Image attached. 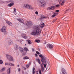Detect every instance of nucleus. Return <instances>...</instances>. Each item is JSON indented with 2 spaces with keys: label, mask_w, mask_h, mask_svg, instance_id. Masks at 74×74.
I'll use <instances>...</instances> for the list:
<instances>
[{
  "label": "nucleus",
  "mask_w": 74,
  "mask_h": 74,
  "mask_svg": "<svg viewBox=\"0 0 74 74\" xmlns=\"http://www.w3.org/2000/svg\"><path fill=\"white\" fill-rule=\"evenodd\" d=\"M36 32L34 31L31 33V35H32L33 36H36V34H37V35H38L39 34L41 33V30L40 29L39 27H36Z\"/></svg>",
  "instance_id": "1"
},
{
  "label": "nucleus",
  "mask_w": 74,
  "mask_h": 74,
  "mask_svg": "<svg viewBox=\"0 0 74 74\" xmlns=\"http://www.w3.org/2000/svg\"><path fill=\"white\" fill-rule=\"evenodd\" d=\"M39 56L41 58V60L42 64H44L45 63H46V62H47V59H46V57H45V56H43L41 54H40Z\"/></svg>",
  "instance_id": "2"
},
{
  "label": "nucleus",
  "mask_w": 74,
  "mask_h": 74,
  "mask_svg": "<svg viewBox=\"0 0 74 74\" xmlns=\"http://www.w3.org/2000/svg\"><path fill=\"white\" fill-rule=\"evenodd\" d=\"M39 2L41 4L42 7H45L46 3H45L44 0H40L39 1Z\"/></svg>",
  "instance_id": "3"
},
{
  "label": "nucleus",
  "mask_w": 74,
  "mask_h": 74,
  "mask_svg": "<svg viewBox=\"0 0 74 74\" xmlns=\"http://www.w3.org/2000/svg\"><path fill=\"white\" fill-rule=\"evenodd\" d=\"M7 58L9 61H14V58L8 54L6 55Z\"/></svg>",
  "instance_id": "4"
},
{
  "label": "nucleus",
  "mask_w": 74,
  "mask_h": 74,
  "mask_svg": "<svg viewBox=\"0 0 74 74\" xmlns=\"http://www.w3.org/2000/svg\"><path fill=\"white\" fill-rule=\"evenodd\" d=\"M22 8H25V7L26 8H29L30 10H32L33 9L32 7L31 6L26 4H25L23 6H22Z\"/></svg>",
  "instance_id": "5"
},
{
  "label": "nucleus",
  "mask_w": 74,
  "mask_h": 74,
  "mask_svg": "<svg viewBox=\"0 0 74 74\" xmlns=\"http://www.w3.org/2000/svg\"><path fill=\"white\" fill-rule=\"evenodd\" d=\"M33 24H32V22L30 21H27L26 23V25L27 26L28 28H30L31 26H32Z\"/></svg>",
  "instance_id": "6"
},
{
  "label": "nucleus",
  "mask_w": 74,
  "mask_h": 74,
  "mask_svg": "<svg viewBox=\"0 0 74 74\" xmlns=\"http://www.w3.org/2000/svg\"><path fill=\"white\" fill-rule=\"evenodd\" d=\"M19 49L20 51L23 54V55H26V53L25 52L24 50L22 48L20 47L19 48Z\"/></svg>",
  "instance_id": "7"
},
{
  "label": "nucleus",
  "mask_w": 74,
  "mask_h": 74,
  "mask_svg": "<svg viewBox=\"0 0 74 74\" xmlns=\"http://www.w3.org/2000/svg\"><path fill=\"white\" fill-rule=\"evenodd\" d=\"M44 18L46 19V18H47V17H46V16H44V15H41L40 16L39 19L40 21H41V22H42V21H43V19H44Z\"/></svg>",
  "instance_id": "8"
},
{
  "label": "nucleus",
  "mask_w": 74,
  "mask_h": 74,
  "mask_svg": "<svg viewBox=\"0 0 74 74\" xmlns=\"http://www.w3.org/2000/svg\"><path fill=\"white\" fill-rule=\"evenodd\" d=\"M6 30H7L6 27L5 26H3L1 29V31L2 32H5Z\"/></svg>",
  "instance_id": "9"
},
{
  "label": "nucleus",
  "mask_w": 74,
  "mask_h": 74,
  "mask_svg": "<svg viewBox=\"0 0 74 74\" xmlns=\"http://www.w3.org/2000/svg\"><path fill=\"white\" fill-rule=\"evenodd\" d=\"M47 47L48 48L52 49V48H53V45L52 44H48L47 45Z\"/></svg>",
  "instance_id": "10"
},
{
  "label": "nucleus",
  "mask_w": 74,
  "mask_h": 74,
  "mask_svg": "<svg viewBox=\"0 0 74 74\" xmlns=\"http://www.w3.org/2000/svg\"><path fill=\"white\" fill-rule=\"evenodd\" d=\"M17 20L20 22H21V23H23V24L24 25H26V24L24 22V20H23V19H17Z\"/></svg>",
  "instance_id": "11"
},
{
  "label": "nucleus",
  "mask_w": 74,
  "mask_h": 74,
  "mask_svg": "<svg viewBox=\"0 0 74 74\" xmlns=\"http://www.w3.org/2000/svg\"><path fill=\"white\" fill-rule=\"evenodd\" d=\"M60 4L61 5H63L65 3V0H60L59 1Z\"/></svg>",
  "instance_id": "12"
},
{
  "label": "nucleus",
  "mask_w": 74,
  "mask_h": 74,
  "mask_svg": "<svg viewBox=\"0 0 74 74\" xmlns=\"http://www.w3.org/2000/svg\"><path fill=\"white\" fill-rule=\"evenodd\" d=\"M62 74H67V72L66 71L64 68H62Z\"/></svg>",
  "instance_id": "13"
},
{
  "label": "nucleus",
  "mask_w": 74,
  "mask_h": 74,
  "mask_svg": "<svg viewBox=\"0 0 74 74\" xmlns=\"http://www.w3.org/2000/svg\"><path fill=\"white\" fill-rule=\"evenodd\" d=\"M21 36L23 38H24L25 39H27V38L26 35L25 34H22Z\"/></svg>",
  "instance_id": "14"
},
{
  "label": "nucleus",
  "mask_w": 74,
  "mask_h": 74,
  "mask_svg": "<svg viewBox=\"0 0 74 74\" xmlns=\"http://www.w3.org/2000/svg\"><path fill=\"white\" fill-rule=\"evenodd\" d=\"M10 72H11V69L10 68H8L7 70V73L8 74H10Z\"/></svg>",
  "instance_id": "15"
},
{
  "label": "nucleus",
  "mask_w": 74,
  "mask_h": 74,
  "mask_svg": "<svg viewBox=\"0 0 74 74\" xmlns=\"http://www.w3.org/2000/svg\"><path fill=\"white\" fill-rule=\"evenodd\" d=\"M6 23L8 24L9 26H12V24L11 23V22L9 21H6Z\"/></svg>",
  "instance_id": "16"
},
{
  "label": "nucleus",
  "mask_w": 74,
  "mask_h": 74,
  "mask_svg": "<svg viewBox=\"0 0 74 74\" xmlns=\"http://www.w3.org/2000/svg\"><path fill=\"white\" fill-rule=\"evenodd\" d=\"M56 7L55 6H51L50 8H51V10H55V8Z\"/></svg>",
  "instance_id": "17"
},
{
  "label": "nucleus",
  "mask_w": 74,
  "mask_h": 74,
  "mask_svg": "<svg viewBox=\"0 0 74 74\" xmlns=\"http://www.w3.org/2000/svg\"><path fill=\"white\" fill-rule=\"evenodd\" d=\"M8 7H11L12 6V5H14V3H10L9 4H8Z\"/></svg>",
  "instance_id": "18"
},
{
  "label": "nucleus",
  "mask_w": 74,
  "mask_h": 74,
  "mask_svg": "<svg viewBox=\"0 0 74 74\" xmlns=\"http://www.w3.org/2000/svg\"><path fill=\"white\" fill-rule=\"evenodd\" d=\"M44 26H45V24L43 23H42L40 27L41 28H42L43 27H44Z\"/></svg>",
  "instance_id": "19"
},
{
  "label": "nucleus",
  "mask_w": 74,
  "mask_h": 74,
  "mask_svg": "<svg viewBox=\"0 0 74 74\" xmlns=\"http://www.w3.org/2000/svg\"><path fill=\"white\" fill-rule=\"evenodd\" d=\"M36 61H37L38 63H39L40 64H41V62H40V60L39 58L36 59Z\"/></svg>",
  "instance_id": "20"
},
{
  "label": "nucleus",
  "mask_w": 74,
  "mask_h": 74,
  "mask_svg": "<svg viewBox=\"0 0 74 74\" xmlns=\"http://www.w3.org/2000/svg\"><path fill=\"white\" fill-rule=\"evenodd\" d=\"M33 71H32V74H35V68L34 67H33V69H32Z\"/></svg>",
  "instance_id": "21"
},
{
  "label": "nucleus",
  "mask_w": 74,
  "mask_h": 74,
  "mask_svg": "<svg viewBox=\"0 0 74 74\" xmlns=\"http://www.w3.org/2000/svg\"><path fill=\"white\" fill-rule=\"evenodd\" d=\"M23 59L25 60V59H29V57L27 56L24 57L23 58Z\"/></svg>",
  "instance_id": "22"
},
{
  "label": "nucleus",
  "mask_w": 74,
  "mask_h": 74,
  "mask_svg": "<svg viewBox=\"0 0 74 74\" xmlns=\"http://www.w3.org/2000/svg\"><path fill=\"white\" fill-rule=\"evenodd\" d=\"M5 68L3 67V68L1 70V72H3V71H4L5 70Z\"/></svg>",
  "instance_id": "23"
},
{
  "label": "nucleus",
  "mask_w": 74,
  "mask_h": 74,
  "mask_svg": "<svg viewBox=\"0 0 74 74\" xmlns=\"http://www.w3.org/2000/svg\"><path fill=\"white\" fill-rule=\"evenodd\" d=\"M24 49L25 52H27V51H28V49H27V48L26 47H25L24 48Z\"/></svg>",
  "instance_id": "24"
},
{
  "label": "nucleus",
  "mask_w": 74,
  "mask_h": 74,
  "mask_svg": "<svg viewBox=\"0 0 74 74\" xmlns=\"http://www.w3.org/2000/svg\"><path fill=\"white\" fill-rule=\"evenodd\" d=\"M9 66H14V64L11 63H9Z\"/></svg>",
  "instance_id": "25"
},
{
  "label": "nucleus",
  "mask_w": 74,
  "mask_h": 74,
  "mask_svg": "<svg viewBox=\"0 0 74 74\" xmlns=\"http://www.w3.org/2000/svg\"><path fill=\"white\" fill-rule=\"evenodd\" d=\"M70 11V9H69L66 10V11H65V12L66 13V12H68Z\"/></svg>",
  "instance_id": "26"
},
{
  "label": "nucleus",
  "mask_w": 74,
  "mask_h": 74,
  "mask_svg": "<svg viewBox=\"0 0 74 74\" xmlns=\"http://www.w3.org/2000/svg\"><path fill=\"white\" fill-rule=\"evenodd\" d=\"M40 40H35V42H36L37 43H38V42H40Z\"/></svg>",
  "instance_id": "27"
},
{
  "label": "nucleus",
  "mask_w": 74,
  "mask_h": 74,
  "mask_svg": "<svg viewBox=\"0 0 74 74\" xmlns=\"http://www.w3.org/2000/svg\"><path fill=\"white\" fill-rule=\"evenodd\" d=\"M28 43L29 44H32V42L31 41V40H29L28 41Z\"/></svg>",
  "instance_id": "28"
},
{
  "label": "nucleus",
  "mask_w": 74,
  "mask_h": 74,
  "mask_svg": "<svg viewBox=\"0 0 74 74\" xmlns=\"http://www.w3.org/2000/svg\"><path fill=\"white\" fill-rule=\"evenodd\" d=\"M3 60H0V64H3Z\"/></svg>",
  "instance_id": "29"
},
{
  "label": "nucleus",
  "mask_w": 74,
  "mask_h": 74,
  "mask_svg": "<svg viewBox=\"0 0 74 74\" xmlns=\"http://www.w3.org/2000/svg\"><path fill=\"white\" fill-rule=\"evenodd\" d=\"M44 67L42 68V70L41 71L42 72H44Z\"/></svg>",
  "instance_id": "30"
},
{
  "label": "nucleus",
  "mask_w": 74,
  "mask_h": 74,
  "mask_svg": "<svg viewBox=\"0 0 74 74\" xmlns=\"http://www.w3.org/2000/svg\"><path fill=\"white\" fill-rule=\"evenodd\" d=\"M9 63L8 62H7V63H5V65H9Z\"/></svg>",
  "instance_id": "31"
},
{
  "label": "nucleus",
  "mask_w": 74,
  "mask_h": 74,
  "mask_svg": "<svg viewBox=\"0 0 74 74\" xmlns=\"http://www.w3.org/2000/svg\"><path fill=\"white\" fill-rule=\"evenodd\" d=\"M39 74H42L41 73V70L40 69L39 70Z\"/></svg>",
  "instance_id": "32"
},
{
  "label": "nucleus",
  "mask_w": 74,
  "mask_h": 74,
  "mask_svg": "<svg viewBox=\"0 0 74 74\" xmlns=\"http://www.w3.org/2000/svg\"><path fill=\"white\" fill-rule=\"evenodd\" d=\"M59 6H60V5L58 4V5H56V7H59Z\"/></svg>",
  "instance_id": "33"
},
{
  "label": "nucleus",
  "mask_w": 74,
  "mask_h": 74,
  "mask_svg": "<svg viewBox=\"0 0 74 74\" xmlns=\"http://www.w3.org/2000/svg\"><path fill=\"white\" fill-rule=\"evenodd\" d=\"M54 15H55L56 16V15H57L58 14L57 13L54 12Z\"/></svg>",
  "instance_id": "34"
},
{
  "label": "nucleus",
  "mask_w": 74,
  "mask_h": 74,
  "mask_svg": "<svg viewBox=\"0 0 74 74\" xmlns=\"http://www.w3.org/2000/svg\"><path fill=\"white\" fill-rule=\"evenodd\" d=\"M55 16H56L55 15H54V14H53V15H52L51 16V17L52 18H54V17H55Z\"/></svg>",
  "instance_id": "35"
},
{
  "label": "nucleus",
  "mask_w": 74,
  "mask_h": 74,
  "mask_svg": "<svg viewBox=\"0 0 74 74\" xmlns=\"http://www.w3.org/2000/svg\"><path fill=\"white\" fill-rule=\"evenodd\" d=\"M36 53L38 54V55H39L40 53V52L38 51H36Z\"/></svg>",
  "instance_id": "36"
},
{
  "label": "nucleus",
  "mask_w": 74,
  "mask_h": 74,
  "mask_svg": "<svg viewBox=\"0 0 74 74\" xmlns=\"http://www.w3.org/2000/svg\"><path fill=\"white\" fill-rule=\"evenodd\" d=\"M9 44H10L11 43V42H12V41H11V40H10V41H9L8 42Z\"/></svg>",
  "instance_id": "37"
},
{
  "label": "nucleus",
  "mask_w": 74,
  "mask_h": 74,
  "mask_svg": "<svg viewBox=\"0 0 74 74\" xmlns=\"http://www.w3.org/2000/svg\"><path fill=\"white\" fill-rule=\"evenodd\" d=\"M35 13L36 14V15H38V12H37V11H36L35 12Z\"/></svg>",
  "instance_id": "38"
},
{
  "label": "nucleus",
  "mask_w": 74,
  "mask_h": 74,
  "mask_svg": "<svg viewBox=\"0 0 74 74\" xmlns=\"http://www.w3.org/2000/svg\"><path fill=\"white\" fill-rule=\"evenodd\" d=\"M14 13H15L16 12V9H15V8H14Z\"/></svg>",
  "instance_id": "39"
},
{
  "label": "nucleus",
  "mask_w": 74,
  "mask_h": 74,
  "mask_svg": "<svg viewBox=\"0 0 74 74\" xmlns=\"http://www.w3.org/2000/svg\"><path fill=\"white\" fill-rule=\"evenodd\" d=\"M17 41L20 42L21 43L22 42V40H18Z\"/></svg>",
  "instance_id": "40"
},
{
  "label": "nucleus",
  "mask_w": 74,
  "mask_h": 74,
  "mask_svg": "<svg viewBox=\"0 0 74 74\" xmlns=\"http://www.w3.org/2000/svg\"><path fill=\"white\" fill-rule=\"evenodd\" d=\"M29 67V65L28 64H27L26 65V67H27V68H28V67Z\"/></svg>",
  "instance_id": "41"
},
{
  "label": "nucleus",
  "mask_w": 74,
  "mask_h": 74,
  "mask_svg": "<svg viewBox=\"0 0 74 74\" xmlns=\"http://www.w3.org/2000/svg\"><path fill=\"white\" fill-rule=\"evenodd\" d=\"M16 49H18V45H16Z\"/></svg>",
  "instance_id": "42"
},
{
  "label": "nucleus",
  "mask_w": 74,
  "mask_h": 74,
  "mask_svg": "<svg viewBox=\"0 0 74 74\" xmlns=\"http://www.w3.org/2000/svg\"><path fill=\"white\" fill-rule=\"evenodd\" d=\"M47 10H51V7H49L48 8Z\"/></svg>",
  "instance_id": "43"
},
{
  "label": "nucleus",
  "mask_w": 74,
  "mask_h": 74,
  "mask_svg": "<svg viewBox=\"0 0 74 74\" xmlns=\"http://www.w3.org/2000/svg\"><path fill=\"white\" fill-rule=\"evenodd\" d=\"M23 70H26V68L24 67H23Z\"/></svg>",
  "instance_id": "44"
},
{
  "label": "nucleus",
  "mask_w": 74,
  "mask_h": 74,
  "mask_svg": "<svg viewBox=\"0 0 74 74\" xmlns=\"http://www.w3.org/2000/svg\"><path fill=\"white\" fill-rule=\"evenodd\" d=\"M56 12H59V10H56Z\"/></svg>",
  "instance_id": "45"
},
{
  "label": "nucleus",
  "mask_w": 74,
  "mask_h": 74,
  "mask_svg": "<svg viewBox=\"0 0 74 74\" xmlns=\"http://www.w3.org/2000/svg\"><path fill=\"white\" fill-rule=\"evenodd\" d=\"M18 72H20V71H21V69H20V68H18Z\"/></svg>",
  "instance_id": "46"
},
{
  "label": "nucleus",
  "mask_w": 74,
  "mask_h": 74,
  "mask_svg": "<svg viewBox=\"0 0 74 74\" xmlns=\"http://www.w3.org/2000/svg\"><path fill=\"white\" fill-rule=\"evenodd\" d=\"M46 64H45L44 65V67L45 68H46Z\"/></svg>",
  "instance_id": "47"
},
{
  "label": "nucleus",
  "mask_w": 74,
  "mask_h": 74,
  "mask_svg": "<svg viewBox=\"0 0 74 74\" xmlns=\"http://www.w3.org/2000/svg\"><path fill=\"white\" fill-rule=\"evenodd\" d=\"M35 56H36V57H37V56H38V55H37V54H35Z\"/></svg>",
  "instance_id": "48"
},
{
  "label": "nucleus",
  "mask_w": 74,
  "mask_h": 74,
  "mask_svg": "<svg viewBox=\"0 0 74 74\" xmlns=\"http://www.w3.org/2000/svg\"><path fill=\"white\" fill-rule=\"evenodd\" d=\"M32 52H34V49L32 48Z\"/></svg>",
  "instance_id": "49"
},
{
  "label": "nucleus",
  "mask_w": 74,
  "mask_h": 74,
  "mask_svg": "<svg viewBox=\"0 0 74 74\" xmlns=\"http://www.w3.org/2000/svg\"><path fill=\"white\" fill-rule=\"evenodd\" d=\"M10 1H6L7 3H9L10 2Z\"/></svg>",
  "instance_id": "50"
},
{
  "label": "nucleus",
  "mask_w": 74,
  "mask_h": 74,
  "mask_svg": "<svg viewBox=\"0 0 74 74\" xmlns=\"http://www.w3.org/2000/svg\"><path fill=\"white\" fill-rule=\"evenodd\" d=\"M1 3H4V1H2L1 2Z\"/></svg>",
  "instance_id": "51"
},
{
  "label": "nucleus",
  "mask_w": 74,
  "mask_h": 74,
  "mask_svg": "<svg viewBox=\"0 0 74 74\" xmlns=\"http://www.w3.org/2000/svg\"><path fill=\"white\" fill-rule=\"evenodd\" d=\"M17 67H19V65H17Z\"/></svg>",
  "instance_id": "52"
},
{
  "label": "nucleus",
  "mask_w": 74,
  "mask_h": 74,
  "mask_svg": "<svg viewBox=\"0 0 74 74\" xmlns=\"http://www.w3.org/2000/svg\"><path fill=\"white\" fill-rule=\"evenodd\" d=\"M55 22V21L53 20V21H52V22L54 23V22Z\"/></svg>",
  "instance_id": "53"
},
{
  "label": "nucleus",
  "mask_w": 74,
  "mask_h": 74,
  "mask_svg": "<svg viewBox=\"0 0 74 74\" xmlns=\"http://www.w3.org/2000/svg\"><path fill=\"white\" fill-rule=\"evenodd\" d=\"M36 74H38V73H37Z\"/></svg>",
  "instance_id": "54"
},
{
  "label": "nucleus",
  "mask_w": 74,
  "mask_h": 74,
  "mask_svg": "<svg viewBox=\"0 0 74 74\" xmlns=\"http://www.w3.org/2000/svg\"><path fill=\"white\" fill-rule=\"evenodd\" d=\"M46 70H47V69H46Z\"/></svg>",
  "instance_id": "55"
}]
</instances>
